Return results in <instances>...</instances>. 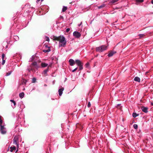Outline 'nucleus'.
<instances>
[{"label":"nucleus","mask_w":153,"mask_h":153,"mask_svg":"<svg viewBox=\"0 0 153 153\" xmlns=\"http://www.w3.org/2000/svg\"><path fill=\"white\" fill-rule=\"evenodd\" d=\"M75 62L78 66H80L83 64L82 62L79 59L76 60L75 61Z\"/></svg>","instance_id":"nucleus-7"},{"label":"nucleus","mask_w":153,"mask_h":153,"mask_svg":"<svg viewBox=\"0 0 153 153\" xmlns=\"http://www.w3.org/2000/svg\"><path fill=\"white\" fill-rule=\"evenodd\" d=\"M152 105H153V104L152 103H151Z\"/></svg>","instance_id":"nucleus-45"},{"label":"nucleus","mask_w":153,"mask_h":153,"mask_svg":"<svg viewBox=\"0 0 153 153\" xmlns=\"http://www.w3.org/2000/svg\"><path fill=\"white\" fill-rule=\"evenodd\" d=\"M151 2L152 4H153V0H152L151 1Z\"/></svg>","instance_id":"nucleus-41"},{"label":"nucleus","mask_w":153,"mask_h":153,"mask_svg":"<svg viewBox=\"0 0 153 153\" xmlns=\"http://www.w3.org/2000/svg\"><path fill=\"white\" fill-rule=\"evenodd\" d=\"M138 115H137V114L136 113H133L132 114V116L133 117L135 118Z\"/></svg>","instance_id":"nucleus-20"},{"label":"nucleus","mask_w":153,"mask_h":153,"mask_svg":"<svg viewBox=\"0 0 153 153\" xmlns=\"http://www.w3.org/2000/svg\"><path fill=\"white\" fill-rule=\"evenodd\" d=\"M24 96V93L23 92H22L19 94V97L21 98H23Z\"/></svg>","instance_id":"nucleus-17"},{"label":"nucleus","mask_w":153,"mask_h":153,"mask_svg":"<svg viewBox=\"0 0 153 153\" xmlns=\"http://www.w3.org/2000/svg\"><path fill=\"white\" fill-rule=\"evenodd\" d=\"M41 65L42 67L44 68L47 67L48 66V64L45 63H42Z\"/></svg>","instance_id":"nucleus-14"},{"label":"nucleus","mask_w":153,"mask_h":153,"mask_svg":"<svg viewBox=\"0 0 153 153\" xmlns=\"http://www.w3.org/2000/svg\"><path fill=\"white\" fill-rule=\"evenodd\" d=\"M104 6H105V5H104V4H102V5H101V6H99V7H98V8H99V9L101 8H102V7H104Z\"/></svg>","instance_id":"nucleus-30"},{"label":"nucleus","mask_w":153,"mask_h":153,"mask_svg":"<svg viewBox=\"0 0 153 153\" xmlns=\"http://www.w3.org/2000/svg\"><path fill=\"white\" fill-rule=\"evenodd\" d=\"M47 86V85H46V84H45V85H44V86Z\"/></svg>","instance_id":"nucleus-43"},{"label":"nucleus","mask_w":153,"mask_h":153,"mask_svg":"<svg viewBox=\"0 0 153 153\" xmlns=\"http://www.w3.org/2000/svg\"><path fill=\"white\" fill-rule=\"evenodd\" d=\"M53 40H57L59 42V47H65L67 43L66 39L63 35L54 37Z\"/></svg>","instance_id":"nucleus-1"},{"label":"nucleus","mask_w":153,"mask_h":153,"mask_svg":"<svg viewBox=\"0 0 153 153\" xmlns=\"http://www.w3.org/2000/svg\"><path fill=\"white\" fill-rule=\"evenodd\" d=\"M69 62L70 63V65L72 66L74 65L75 62L74 60L72 59H70L69 60Z\"/></svg>","instance_id":"nucleus-8"},{"label":"nucleus","mask_w":153,"mask_h":153,"mask_svg":"<svg viewBox=\"0 0 153 153\" xmlns=\"http://www.w3.org/2000/svg\"><path fill=\"white\" fill-rule=\"evenodd\" d=\"M19 140L18 136H15L14 137L13 140V144L16 145L18 148L19 147Z\"/></svg>","instance_id":"nucleus-4"},{"label":"nucleus","mask_w":153,"mask_h":153,"mask_svg":"<svg viewBox=\"0 0 153 153\" xmlns=\"http://www.w3.org/2000/svg\"><path fill=\"white\" fill-rule=\"evenodd\" d=\"M141 108L142 111L145 113H147L148 111V108L147 107L143 106L141 107Z\"/></svg>","instance_id":"nucleus-9"},{"label":"nucleus","mask_w":153,"mask_h":153,"mask_svg":"<svg viewBox=\"0 0 153 153\" xmlns=\"http://www.w3.org/2000/svg\"><path fill=\"white\" fill-rule=\"evenodd\" d=\"M1 117L0 116V127H1V126H2V120L1 119Z\"/></svg>","instance_id":"nucleus-27"},{"label":"nucleus","mask_w":153,"mask_h":153,"mask_svg":"<svg viewBox=\"0 0 153 153\" xmlns=\"http://www.w3.org/2000/svg\"><path fill=\"white\" fill-rule=\"evenodd\" d=\"M139 36L140 38H142L144 36V35L143 34H140L139 35Z\"/></svg>","instance_id":"nucleus-31"},{"label":"nucleus","mask_w":153,"mask_h":153,"mask_svg":"<svg viewBox=\"0 0 153 153\" xmlns=\"http://www.w3.org/2000/svg\"><path fill=\"white\" fill-rule=\"evenodd\" d=\"M45 39L48 42H49L50 40V39L47 36H45Z\"/></svg>","instance_id":"nucleus-23"},{"label":"nucleus","mask_w":153,"mask_h":153,"mask_svg":"<svg viewBox=\"0 0 153 153\" xmlns=\"http://www.w3.org/2000/svg\"><path fill=\"white\" fill-rule=\"evenodd\" d=\"M48 71V69L45 70H44L43 72V74L44 75H45L47 73V72Z\"/></svg>","instance_id":"nucleus-21"},{"label":"nucleus","mask_w":153,"mask_h":153,"mask_svg":"<svg viewBox=\"0 0 153 153\" xmlns=\"http://www.w3.org/2000/svg\"><path fill=\"white\" fill-rule=\"evenodd\" d=\"M10 151L11 152H13V151L14 150H15L16 149V147L14 146H12L10 147Z\"/></svg>","instance_id":"nucleus-13"},{"label":"nucleus","mask_w":153,"mask_h":153,"mask_svg":"<svg viewBox=\"0 0 153 153\" xmlns=\"http://www.w3.org/2000/svg\"><path fill=\"white\" fill-rule=\"evenodd\" d=\"M10 101L13 104V105L12 104L11 106L13 108H14L16 107V102L13 100H10Z\"/></svg>","instance_id":"nucleus-11"},{"label":"nucleus","mask_w":153,"mask_h":153,"mask_svg":"<svg viewBox=\"0 0 153 153\" xmlns=\"http://www.w3.org/2000/svg\"><path fill=\"white\" fill-rule=\"evenodd\" d=\"M27 82V81L26 79H23L22 81V85H25L26 84Z\"/></svg>","instance_id":"nucleus-16"},{"label":"nucleus","mask_w":153,"mask_h":153,"mask_svg":"<svg viewBox=\"0 0 153 153\" xmlns=\"http://www.w3.org/2000/svg\"><path fill=\"white\" fill-rule=\"evenodd\" d=\"M70 30V29L69 28H68L66 30V32H68Z\"/></svg>","instance_id":"nucleus-38"},{"label":"nucleus","mask_w":153,"mask_h":153,"mask_svg":"<svg viewBox=\"0 0 153 153\" xmlns=\"http://www.w3.org/2000/svg\"><path fill=\"white\" fill-rule=\"evenodd\" d=\"M46 47H48L47 45H46Z\"/></svg>","instance_id":"nucleus-46"},{"label":"nucleus","mask_w":153,"mask_h":153,"mask_svg":"<svg viewBox=\"0 0 153 153\" xmlns=\"http://www.w3.org/2000/svg\"><path fill=\"white\" fill-rule=\"evenodd\" d=\"M36 80V79L35 78H34V77L32 79V82L34 83V82H35Z\"/></svg>","instance_id":"nucleus-29"},{"label":"nucleus","mask_w":153,"mask_h":153,"mask_svg":"<svg viewBox=\"0 0 153 153\" xmlns=\"http://www.w3.org/2000/svg\"><path fill=\"white\" fill-rule=\"evenodd\" d=\"M33 66L37 69L38 67L36 62H34L32 63L30 66L28 68L27 70L30 72L31 71H33L34 70L33 69Z\"/></svg>","instance_id":"nucleus-3"},{"label":"nucleus","mask_w":153,"mask_h":153,"mask_svg":"<svg viewBox=\"0 0 153 153\" xmlns=\"http://www.w3.org/2000/svg\"><path fill=\"white\" fill-rule=\"evenodd\" d=\"M11 73H12L11 71H9L8 72H7L6 73V76H7L10 75L11 74Z\"/></svg>","instance_id":"nucleus-24"},{"label":"nucleus","mask_w":153,"mask_h":153,"mask_svg":"<svg viewBox=\"0 0 153 153\" xmlns=\"http://www.w3.org/2000/svg\"><path fill=\"white\" fill-rule=\"evenodd\" d=\"M44 0H37V1H36V2L37 3H38L39 1H43Z\"/></svg>","instance_id":"nucleus-39"},{"label":"nucleus","mask_w":153,"mask_h":153,"mask_svg":"<svg viewBox=\"0 0 153 153\" xmlns=\"http://www.w3.org/2000/svg\"><path fill=\"white\" fill-rule=\"evenodd\" d=\"M107 46L105 45H102L96 48V51L97 52H101L107 50Z\"/></svg>","instance_id":"nucleus-2"},{"label":"nucleus","mask_w":153,"mask_h":153,"mask_svg":"<svg viewBox=\"0 0 153 153\" xmlns=\"http://www.w3.org/2000/svg\"><path fill=\"white\" fill-rule=\"evenodd\" d=\"M137 2H143V0H136Z\"/></svg>","instance_id":"nucleus-33"},{"label":"nucleus","mask_w":153,"mask_h":153,"mask_svg":"<svg viewBox=\"0 0 153 153\" xmlns=\"http://www.w3.org/2000/svg\"><path fill=\"white\" fill-rule=\"evenodd\" d=\"M119 0H111L110 1V3H115L117 1H118Z\"/></svg>","instance_id":"nucleus-22"},{"label":"nucleus","mask_w":153,"mask_h":153,"mask_svg":"<svg viewBox=\"0 0 153 153\" xmlns=\"http://www.w3.org/2000/svg\"><path fill=\"white\" fill-rule=\"evenodd\" d=\"M83 64L79 66V70H81L83 69Z\"/></svg>","instance_id":"nucleus-26"},{"label":"nucleus","mask_w":153,"mask_h":153,"mask_svg":"<svg viewBox=\"0 0 153 153\" xmlns=\"http://www.w3.org/2000/svg\"><path fill=\"white\" fill-rule=\"evenodd\" d=\"M86 66H88V63H86Z\"/></svg>","instance_id":"nucleus-42"},{"label":"nucleus","mask_w":153,"mask_h":153,"mask_svg":"<svg viewBox=\"0 0 153 153\" xmlns=\"http://www.w3.org/2000/svg\"><path fill=\"white\" fill-rule=\"evenodd\" d=\"M34 56H33L31 57L30 58V61H31L33 60L34 59Z\"/></svg>","instance_id":"nucleus-32"},{"label":"nucleus","mask_w":153,"mask_h":153,"mask_svg":"<svg viewBox=\"0 0 153 153\" xmlns=\"http://www.w3.org/2000/svg\"><path fill=\"white\" fill-rule=\"evenodd\" d=\"M64 90V88H61L59 89L58 90V92H59V95L60 96H61L62 93H63V91Z\"/></svg>","instance_id":"nucleus-10"},{"label":"nucleus","mask_w":153,"mask_h":153,"mask_svg":"<svg viewBox=\"0 0 153 153\" xmlns=\"http://www.w3.org/2000/svg\"><path fill=\"white\" fill-rule=\"evenodd\" d=\"M134 81L138 82H140V79L138 77H135L134 78Z\"/></svg>","instance_id":"nucleus-15"},{"label":"nucleus","mask_w":153,"mask_h":153,"mask_svg":"<svg viewBox=\"0 0 153 153\" xmlns=\"http://www.w3.org/2000/svg\"><path fill=\"white\" fill-rule=\"evenodd\" d=\"M14 39L16 40V41H17L19 39V37L18 36H15L14 37Z\"/></svg>","instance_id":"nucleus-25"},{"label":"nucleus","mask_w":153,"mask_h":153,"mask_svg":"<svg viewBox=\"0 0 153 153\" xmlns=\"http://www.w3.org/2000/svg\"><path fill=\"white\" fill-rule=\"evenodd\" d=\"M48 49L47 50H43V51L45 53L48 52L50 51L51 50L48 47Z\"/></svg>","instance_id":"nucleus-19"},{"label":"nucleus","mask_w":153,"mask_h":153,"mask_svg":"<svg viewBox=\"0 0 153 153\" xmlns=\"http://www.w3.org/2000/svg\"><path fill=\"white\" fill-rule=\"evenodd\" d=\"M5 57V55L4 54H2V59H4V58Z\"/></svg>","instance_id":"nucleus-37"},{"label":"nucleus","mask_w":153,"mask_h":153,"mask_svg":"<svg viewBox=\"0 0 153 153\" xmlns=\"http://www.w3.org/2000/svg\"><path fill=\"white\" fill-rule=\"evenodd\" d=\"M82 22H81L80 24H79V25H78V26H80L82 25Z\"/></svg>","instance_id":"nucleus-40"},{"label":"nucleus","mask_w":153,"mask_h":153,"mask_svg":"<svg viewBox=\"0 0 153 153\" xmlns=\"http://www.w3.org/2000/svg\"><path fill=\"white\" fill-rule=\"evenodd\" d=\"M0 132L2 134H6L7 130L5 127L4 126H1L0 128Z\"/></svg>","instance_id":"nucleus-5"},{"label":"nucleus","mask_w":153,"mask_h":153,"mask_svg":"<svg viewBox=\"0 0 153 153\" xmlns=\"http://www.w3.org/2000/svg\"><path fill=\"white\" fill-rule=\"evenodd\" d=\"M5 60H4V59H2V65H4L5 63Z\"/></svg>","instance_id":"nucleus-34"},{"label":"nucleus","mask_w":153,"mask_h":153,"mask_svg":"<svg viewBox=\"0 0 153 153\" xmlns=\"http://www.w3.org/2000/svg\"><path fill=\"white\" fill-rule=\"evenodd\" d=\"M73 35L76 37L77 38H79L81 36V34L79 32L76 31H74L73 33Z\"/></svg>","instance_id":"nucleus-6"},{"label":"nucleus","mask_w":153,"mask_h":153,"mask_svg":"<svg viewBox=\"0 0 153 153\" xmlns=\"http://www.w3.org/2000/svg\"><path fill=\"white\" fill-rule=\"evenodd\" d=\"M133 127H134V128H135V129H137L138 128L137 125L136 124H134L133 125Z\"/></svg>","instance_id":"nucleus-28"},{"label":"nucleus","mask_w":153,"mask_h":153,"mask_svg":"<svg viewBox=\"0 0 153 153\" xmlns=\"http://www.w3.org/2000/svg\"><path fill=\"white\" fill-rule=\"evenodd\" d=\"M91 106V104H90V102H88V105H87V106L88 107H90Z\"/></svg>","instance_id":"nucleus-35"},{"label":"nucleus","mask_w":153,"mask_h":153,"mask_svg":"<svg viewBox=\"0 0 153 153\" xmlns=\"http://www.w3.org/2000/svg\"><path fill=\"white\" fill-rule=\"evenodd\" d=\"M18 151V149H17V150H16V152H17Z\"/></svg>","instance_id":"nucleus-44"},{"label":"nucleus","mask_w":153,"mask_h":153,"mask_svg":"<svg viewBox=\"0 0 153 153\" xmlns=\"http://www.w3.org/2000/svg\"><path fill=\"white\" fill-rule=\"evenodd\" d=\"M116 53V51H111L108 54V57H111L113 56V55Z\"/></svg>","instance_id":"nucleus-12"},{"label":"nucleus","mask_w":153,"mask_h":153,"mask_svg":"<svg viewBox=\"0 0 153 153\" xmlns=\"http://www.w3.org/2000/svg\"><path fill=\"white\" fill-rule=\"evenodd\" d=\"M77 69V68H76L72 71V72H74V71H76Z\"/></svg>","instance_id":"nucleus-36"},{"label":"nucleus","mask_w":153,"mask_h":153,"mask_svg":"<svg viewBox=\"0 0 153 153\" xmlns=\"http://www.w3.org/2000/svg\"><path fill=\"white\" fill-rule=\"evenodd\" d=\"M67 7H66L64 6H63V7L62 8V11L63 12H64L66 10H67Z\"/></svg>","instance_id":"nucleus-18"}]
</instances>
